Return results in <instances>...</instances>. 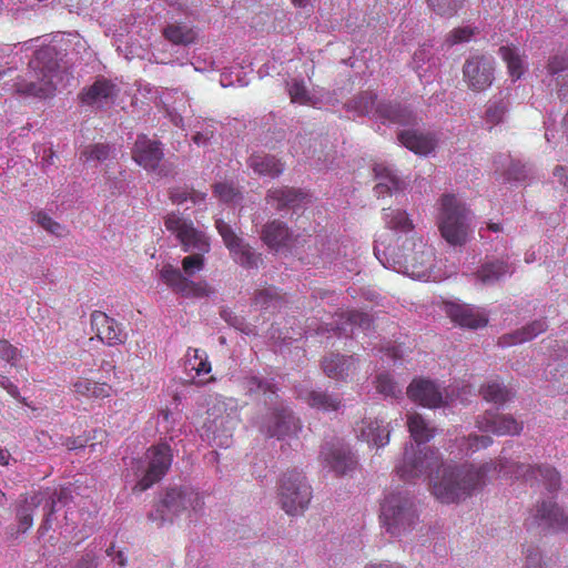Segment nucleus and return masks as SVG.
<instances>
[{"label":"nucleus","instance_id":"48","mask_svg":"<svg viewBox=\"0 0 568 568\" xmlns=\"http://www.w3.org/2000/svg\"><path fill=\"white\" fill-rule=\"evenodd\" d=\"M87 438H90L88 446L92 453L102 454L106 450L109 433L105 429L94 428L87 435Z\"/></svg>","mask_w":568,"mask_h":568},{"label":"nucleus","instance_id":"57","mask_svg":"<svg viewBox=\"0 0 568 568\" xmlns=\"http://www.w3.org/2000/svg\"><path fill=\"white\" fill-rule=\"evenodd\" d=\"M169 197L174 204H183L184 202L189 201L190 190L180 187L172 189L169 192Z\"/></svg>","mask_w":568,"mask_h":568},{"label":"nucleus","instance_id":"43","mask_svg":"<svg viewBox=\"0 0 568 568\" xmlns=\"http://www.w3.org/2000/svg\"><path fill=\"white\" fill-rule=\"evenodd\" d=\"M57 70L58 63L55 61L49 63L47 71L42 70L43 79L41 80V84L38 83V99H45L54 94L55 84L53 78L55 77Z\"/></svg>","mask_w":568,"mask_h":568},{"label":"nucleus","instance_id":"17","mask_svg":"<svg viewBox=\"0 0 568 568\" xmlns=\"http://www.w3.org/2000/svg\"><path fill=\"white\" fill-rule=\"evenodd\" d=\"M445 313L453 323L464 328L477 329L488 323L487 313L469 304L447 303Z\"/></svg>","mask_w":568,"mask_h":568},{"label":"nucleus","instance_id":"35","mask_svg":"<svg viewBox=\"0 0 568 568\" xmlns=\"http://www.w3.org/2000/svg\"><path fill=\"white\" fill-rule=\"evenodd\" d=\"M479 393L486 402L498 406L506 404L514 396L511 389L498 381H488L480 387Z\"/></svg>","mask_w":568,"mask_h":568},{"label":"nucleus","instance_id":"31","mask_svg":"<svg viewBox=\"0 0 568 568\" xmlns=\"http://www.w3.org/2000/svg\"><path fill=\"white\" fill-rule=\"evenodd\" d=\"M374 171L378 180L374 191L378 197L392 195L403 189V181L390 169L377 165Z\"/></svg>","mask_w":568,"mask_h":568},{"label":"nucleus","instance_id":"13","mask_svg":"<svg viewBox=\"0 0 568 568\" xmlns=\"http://www.w3.org/2000/svg\"><path fill=\"white\" fill-rule=\"evenodd\" d=\"M463 79L468 89L474 92L487 90L495 80L493 60L483 54L467 58L463 65Z\"/></svg>","mask_w":568,"mask_h":568},{"label":"nucleus","instance_id":"34","mask_svg":"<svg viewBox=\"0 0 568 568\" xmlns=\"http://www.w3.org/2000/svg\"><path fill=\"white\" fill-rule=\"evenodd\" d=\"M163 37L175 45H189L196 40L193 28L183 23H171L163 29Z\"/></svg>","mask_w":568,"mask_h":568},{"label":"nucleus","instance_id":"4","mask_svg":"<svg viewBox=\"0 0 568 568\" xmlns=\"http://www.w3.org/2000/svg\"><path fill=\"white\" fill-rule=\"evenodd\" d=\"M469 211L454 194L439 200L437 225L443 239L452 246H463L469 240Z\"/></svg>","mask_w":568,"mask_h":568},{"label":"nucleus","instance_id":"8","mask_svg":"<svg viewBox=\"0 0 568 568\" xmlns=\"http://www.w3.org/2000/svg\"><path fill=\"white\" fill-rule=\"evenodd\" d=\"M203 505V499L199 493L186 487H174L166 490L155 513H151L149 518L151 520H160L163 524L165 521V510L173 515H180L190 508L195 511L200 510Z\"/></svg>","mask_w":568,"mask_h":568},{"label":"nucleus","instance_id":"38","mask_svg":"<svg viewBox=\"0 0 568 568\" xmlns=\"http://www.w3.org/2000/svg\"><path fill=\"white\" fill-rule=\"evenodd\" d=\"M71 498L70 493L65 488L54 489L53 494L50 496V500H47L43 510L45 511V518L40 527L41 530L48 531L51 528V519L50 517L55 511V507L58 504L67 505L69 499Z\"/></svg>","mask_w":568,"mask_h":568},{"label":"nucleus","instance_id":"59","mask_svg":"<svg viewBox=\"0 0 568 568\" xmlns=\"http://www.w3.org/2000/svg\"><path fill=\"white\" fill-rule=\"evenodd\" d=\"M526 568H544L541 562V555L537 550H527Z\"/></svg>","mask_w":568,"mask_h":568},{"label":"nucleus","instance_id":"44","mask_svg":"<svg viewBox=\"0 0 568 568\" xmlns=\"http://www.w3.org/2000/svg\"><path fill=\"white\" fill-rule=\"evenodd\" d=\"M428 7L438 16L453 17L463 7L464 0H426Z\"/></svg>","mask_w":568,"mask_h":568},{"label":"nucleus","instance_id":"52","mask_svg":"<svg viewBox=\"0 0 568 568\" xmlns=\"http://www.w3.org/2000/svg\"><path fill=\"white\" fill-rule=\"evenodd\" d=\"M38 224L43 227L47 232L58 236L62 237L68 234V230L64 225L60 224L59 222L52 220L50 216L42 214L38 212Z\"/></svg>","mask_w":568,"mask_h":568},{"label":"nucleus","instance_id":"25","mask_svg":"<svg viewBox=\"0 0 568 568\" xmlns=\"http://www.w3.org/2000/svg\"><path fill=\"white\" fill-rule=\"evenodd\" d=\"M325 375L335 381H346L356 371V359L353 356L331 354L322 361Z\"/></svg>","mask_w":568,"mask_h":568},{"label":"nucleus","instance_id":"33","mask_svg":"<svg viewBox=\"0 0 568 568\" xmlns=\"http://www.w3.org/2000/svg\"><path fill=\"white\" fill-rule=\"evenodd\" d=\"M242 385L250 395H262L265 398V404L277 398V388L270 381L257 376H246L243 378Z\"/></svg>","mask_w":568,"mask_h":568},{"label":"nucleus","instance_id":"10","mask_svg":"<svg viewBox=\"0 0 568 568\" xmlns=\"http://www.w3.org/2000/svg\"><path fill=\"white\" fill-rule=\"evenodd\" d=\"M149 465L144 476L133 487L134 493H142L160 481L169 471L173 454L170 445L158 444L151 446L146 452Z\"/></svg>","mask_w":568,"mask_h":568},{"label":"nucleus","instance_id":"40","mask_svg":"<svg viewBox=\"0 0 568 568\" xmlns=\"http://www.w3.org/2000/svg\"><path fill=\"white\" fill-rule=\"evenodd\" d=\"M22 504L19 505L17 509V532L23 534L32 527L33 524V509H34V499L36 497L31 496L30 500L28 497L22 496Z\"/></svg>","mask_w":568,"mask_h":568},{"label":"nucleus","instance_id":"27","mask_svg":"<svg viewBox=\"0 0 568 568\" xmlns=\"http://www.w3.org/2000/svg\"><path fill=\"white\" fill-rule=\"evenodd\" d=\"M305 403L323 413L337 412L342 407L343 398L339 394H332L326 390L312 389L301 395Z\"/></svg>","mask_w":568,"mask_h":568},{"label":"nucleus","instance_id":"39","mask_svg":"<svg viewBox=\"0 0 568 568\" xmlns=\"http://www.w3.org/2000/svg\"><path fill=\"white\" fill-rule=\"evenodd\" d=\"M284 300V295L275 286L264 287L257 291L254 296L255 305H258L261 308L264 310L281 306Z\"/></svg>","mask_w":568,"mask_h":568},{"label":"nucleus","instance_id":"3","mask_svg":"<svg viewBox=\"0 0 568 568\" xmlns=\"http://www.w3.org/2000/svg\"><path fill=\"white\" fill-rule=\"evenodd\" d=\"M379 519L386 532L400 537L419 525V514L414 498L407 490H395L385 495L381 503Z\"/></svg>","mask_w":568,"mask_h":568},{"label":"nucleus","instance_id":"62","mask_svg":"<svg viewBox=\"0 0 568 568\" xmlns=\"http://www.w3.org/2000/svg\"><path fill=\"white\" fill-rule=\"evenodd\" d=\"M41 436L42 437H38V443H40V445H42L45 449H50L52 446H54L51 436L44 434L43 432L41 433Z\"/></svg>","mask_w":568,"mask_h":568},{"label":"nucleus","instance_id":"32","mask_svg":"<svg viewBox=\"0 0 568 568\" xmlns=\"http://www.w3.org/2000/svg\"><path fill=\"white\" fill-rule=\"evenodd\" d=\"M248 166L258 175L277 178L284 170L283 163L273 155L253 154L248 159Z\"/></svg>","mask_w":568,"mask_h":568},{"label":"nucleus","instance_id":"49","mask_svg":"<svg viewBox=\"0 0 568 568\" xmlns=\"http://www.w3.org/2000/svg\"><path fill=\"white\" fill-rule=\"evenodd\" d=\"M460 447L466 452H476L480 448H486L491 445L493 439L488 435L470 434L468 437H463Z\"/></svg>","mask_w":568,"mask_h":568},{"label":"nucleus","instance_id":"61","mask_svg":"<svg viewBox=\"0 0 568 568\" xmlns=\"http://www.w3.org/2000/svg\"><path fill=\"white\" fill-rule=\"evenodd\" d=\"M206 200V193L196 191L194 189L190 190V197L189 201H191L193 204L202 203Z\"/></svg>","mask_w":568,"mask_h":568},{"label":"nucleus","instance_id":"6","mask_svg":"<svg viewBox=\"0 0 568 568\" xmlns=\"http://www.w3.org/2000/svg\"><path fill=\"white\" fill-rule=\"evenodd\" d=\"M282 509L291 516L303 514L313 497L312 487L302 471L296 469L284 473L277 487Z\"/></svg>","mask_w":568,"mask_h":568},{"label":"nucleus","instance_id":"20","mask_svg":"<svg viewBox=\"0 0 568 568\" xmlns=\"http://www.w3.org/2000/svg\"><path fill=\"white\" fill-rule=\"evenodd\" d=\"M410 400L428 408H436L446 404L438 386L430 379L415 378L407 387Z\"/></svg>","mask_w":568,"mask_h":568},{"label":"nucleus","instance_id":"64","mask_svg":"<svg viewBox=\"0 0 568 568\" xmlns=\"http://www.w3.org/2000/svg\"><path fill=\"white\" fill-rule=\"evenodd\" d=\"M366 568H403V566L390 562L371 564Z\"/></svg>","mask_w":568,"mask_h":568},{"label":"nucleus","instance_id":"5","mask_svg":"<svg viewBox=\"0 0 568 568\" xmlns=\"http://www.w3.org/2000/svg\"><path fill=\"white\" fill-rule=\"evenodd\" d=\"M348 105L359 115L374 114L382 120L400 125H412L416 123V115L410 109L399 103L378 102L377 94L373 91L361 92Z\"/></svg>","mask_w":568,"mask_h":568},{"label":"nucleus","instance_id":"18","mask_svg":"<svg viewBox=\"0 0 568 568\" xmlns=\"http://www.w3.org/2000/svg\"><path fill=\"white\" fill-rule=\"evenodd\" d=\"M131 154L134 162L152 172L159 169L164 156L161 143L149 139L145 134L138 135Z\"/></svg>","mask_w":568,"mask_h":568},{"label":"nucleus","instance_id":"15","mask_svg":"<svg viewBox=\"0 0 568 568\" xmlns=\"http://www.w3.org/2000/svg\"><path fill=\"white\" fill-rule=\"evenodd\" d=\"M477 427L481 432L493 433L497 436H515L523 430V424L511 415L487 410L477 417Z\"/></svg>","mask_w":568,"mask_h":568},{"label":"nucleus","instance_id":"14","mask_svg":"<svg viewBox=\"0 0 568 568\" xmlns=\"http://www.w3.org/2000/svg\"><path fill=\"white\" fill-rule=\"evenodd\" d=\"M528 526L542 530H568V516L552 499L541 500L537 503Z\"/></svg>","mask_w":568,"mask_h":568},{"label":"nucleus","instance_id":"53","mask_svg":"<svg viewBox=\"0 0 568 568\" xmlns=\"http://www.w3.org/2000/svg\"><path fill=\"white\" fill-rule=\"evenodd\" d=\"M342 317H345L349 325L363 329H368L373 323L368 314L358 311H347L342 314Z\"/></svg>","mask_w":568,"mask_h":568},{"label":"nucleus","instance_id":"2","mask_svg":"<svg viewBox=\"0 0 568 568\" xmlns=\"http://www.w3.org/2000/svg\"><path fill=\"white\" fill-rule=\"evenodd\" d=\"M389 234L379 235L375 240L374 255L387 268L405 273L414 278H423L429 275L434 266V248L422 239L407 237L402 247L396 250L387 242Z\"/></svg>","mask_w":568,"mask_h":568},{"label":"nucleus","instance_id":"56","mask_svg":"<svg viewBox=\"0 0 568 568\" xmlns=\"http://www.w3.org/2000/svg\"><path fill=\"white\" fill-rule=\"evenodd\" d=\"M89 443L90 438H87V435H80L75 437H67L62 442V445L65 446L68 450H77L87 447Z\"/></svg>","mask_w":568,"mask_h":568},{"label":"nucleus","instance_id":"9","mask_svg":"<svg viewBox=\"0 0 568 568\" xmlns=\"http://www.w3.org/2000/svg\"><path fill=\"white\" fill-rule=\"evenodd\" d=\"M215 227L234 262L245 268H256L258 266L262 261L261 254L256 253L248 243L239 236L229 223L217 219L215 220Z\"/></svg>","mask_w":568,"mask_h":568},{"label":"nucleus","instance_id":"24","mask_svg":"<svg viewBox=\"0 0 568 568\" xmlns=\"http://www.w3.org/2000/svg\"><path fill=\"white\" fill-rule=\"evenodd\" d=\"M77 398L104 399L113 393V387L106 382H98L87 376H78L70 385Z\"/></svg>","mask_w":568,"mask_h":568},{"label":"nucleus","instance_id":"55","mask_svg":"<svg viewBox=\"0 0 568 568\" xmlns=\"http://www.w3.org/2000/svg\"><path fill=\"white\" fill-rule=\"evenodd\" d=\"M18 356V349L6 339L0 341V361L13 364Z\"/></svg>","mask_w":568,"mask_h":568},{"label":"nucleus","instance_id":"19","mask_svg":"<svg viewBox=\"0 0 568 568\" xmlns=\"http://www.w3.org/2000/svg\"><path fill=\"white\" fill-rule=\"evenodd\" d=\"M265 428L268 437L283 439L296 434L301 429V424L288 407L281 405L272 410Z\"/></svg>","mask_w":568,"mask_h":568},{"label":"nucleus","instance_id":"7","mask_svg":"<svg viewBox=\"0 0 568 568\" xmlns=\"http://www.w3.org/2000/svg\"><path fill=\"white\" fill-rule=\"evenodd\" d=\"M164 225L176 237L182 251L210 252L211 244L209 237L204 232L194 226L192 220L171 212L164 217Z\"/></svg>","mask_w":568,"mask_h":568},{"label":"nucleus","instance_id":"23","mask_svg":"<svg viewBox=\"0 0 568 568\" xmlns=\"http://www.w3.org/2000/svg\"><path fill=\"white\" fill-rule=\"evenodd\" d=\"M357 437L377 448L389 443L390 430L384 419L364 418L356 428Z\"/></svg>","mask_w":568,"mask_h":568},{"label":"nucleus","instance_id":"60","mask_svg":"<svg viewBox=\"0 0 568 568\" xmlns=\"http://www.w3.org/2000/svg\"><path fill=\"white\" fill-rule=\"evenodd\" d=\"M554 176L557 178L558 182L568 190V169L566 166H555Z\"/></svg>","mask_w":568,"mask_h":568},{"label":"nucleus","instance_id":"47","mask_svg":"<svg viewBox=\"0 0 568 568\" xmlns=\"http://www.w3.org/2000/svg\"><path fill=\"white\" fill-rule=\"evenodd\" d=\"M111 152V148L109 144L105 143H95L88 145L82 152H81V159H84L85 162L89 161H105Z\"/></svg>","mask_w":568,"mask_h":568},{"label":"nucleus","instance_id":"37","mask_svg":"<svg viewBox=\"0 0 568 568\" xmlns=\"http://www.w3.org/2000/svg\"><path fill=\"white\" fill-rule=\"evenodd\" d=\"M498 52L501 59L506 62L508 73L513 80L520 79L525 72V65L517 48L503 45L499 48Z\"/></svg>","mask_w":568,"mask_h":568},{"label":"nucleus","instance_id":"51","mask_svg":"<svg viewBox=\"0 0 568 568\" xmlns=\"http://www.w3.org/2000/svg\"><path fill=\"white\" fill-rule=\"evenodd\" d=\"M288 94L293 103L308 104L311 102L310 92L303 80H294L288 87Z\"/></svg>","mask_w":568,"mask_h":568},{"label":"nucleus","instance_id":"42","mask_svg":"<svg viewBox=\"0 0 568 568\" xmlns=\"http://www.w3.org/2000/svg\"><path fill=\"white\" fill-rule=\"evenodd\" d=\"M507 111L508 102L505 99L489 101L485 111L484 119L486 123L490 124L491 128L500 124L504 121Z\"/></svg>","mask_w":568,"mask_h":568},{"label":"nucleus","instance_id":"1","mask_svg":"<svg viewBox=\"0 0 568 568\" xmlns=\"http://www.w3.org/2000/svg\"><path fill=\"white\" fill-rule=\"evenodd\" d=\"M407 427L417 445H406L403 459L396 466V473L403 480L410 481L432 475L436 470V476L432 479V494L443 504L459 503L480 491L486 485L488 474L497 470V466H500L499 471L504 470L515 478H523L531 486L540 481L550 493L560 488V475L550 466L514 464L511 470H506L504 465L495 463L444 464L438 450L419 447L435 436V427L416 412L407 415Z\"/></svg>","mask_w":568,"mask_h":568},{"label":"nucleus","instance_id":"58","mask_svg":"<svg viewBox=\"0 0 568 568\" xmlns=\"http://www.w3.org/2000/svg\"><path fill=\"white\" fill-rule=\"evenodd\" d=\"M557 87H558V98L561 101L568 102V74H559L556 78Z\"/></svg>","mask_w":568,"mask_h":568},{"label":"nucleus","instance_id":"12","mask_svg":"<svg viewBox=\"0 0 568 568\" xmlns=\"http://www.w3.org/2000/svg\"><path fill=\"white\" fill-rule=\"evenodd\" d=\"M90 324L95 336L88 339L89 344L97 339L109 347H114L128 339V333L122 324L102 311L95 310L90 314Z\"/></svg>","mask_w":568,"mask_h":568},{"label":"nucleus","instance_id":"21","mask_svg":"<svg viewBox=\"0 0 568 568\" xmlns=\"http://www.w3.org/2000/svg\"><path fill=\"white\" fill-rule=\"evenodd\" d=\"M321 456L336 475H346L356 467V459L348 447L343 444L325 445L321 450Z\"/></svg>","mask_w":568,"mask_h":568},{"label":"nucleus","instance_id":"50","mask_svg":"<svg viewBox=\"0 0 568 568\" xmlns=\"http://www.w3.org/2000/svg\"><path fill=\"white\" fill-rule=\"evenodd\" d=\"M214 195L222 202L229 203L240 197L241 193L233 183L219 182L213 185Z\"/></svg>","mask_w":568,"mask_h":568},{"label":"nucleus","instance_id":"54","mask_svg":"<svg viewBox=\"0 0 568 568\" xmlns=\"http://www.w3.org/2000/svg\"><path fill=\"white\" fill-rule=\"evenodd\" d=\"M473 36L474 29L469 27H459L449 32L446 37V43L449 47H453L455 44L469 41Z\"/></svg>","mask_w":568,"mask_h":568},{"label":"nucleus","instance_id":"46","mask_svg":"<svg viewBox=\"0 0 568 568\" xmlns=\"http://www.w3.org/2000/svg\"><path fill=\"white\" fill-rule=\"evenodd\" d=\"M192 252H193L192 254L185 256L182 260V270L189 276H192L195 273L203 270L204 262H205L204 255L207 253V252H201V251H192Z\"/></svg>","mask_w":568,"mask_h":568},{"label":"nucleus","instance_id":"26","mask_svg":"<svg viewBox=\"0 0 568 568\" xmlns=\"http://www.w3.org/2000/svg\"><path fill=\"white\" fill-rule=\"evenodd\" d=\"M305 199V193L301 190L281 186L268 190L266 202L275 210L282 211L287 207H294Z\"/></svg>","mask_w":568,"mask_h":568},{"label":"nucleus","instance_id":"30","mask_svg":"<svg viewBox=\"0 0 568 568\" xmlns=\"http://www.w3.org/2000/svg\"><path fill=\"white\" fill-rule=\"evenodd\" d=\"M510 273V265L507 262L496 260L484 263L474 276L481 285H493Z\"/></svg>","mask_w":568,"mask_h":568},{"label":"nucleus","instance_id":"45","mask_svg":"<svg viewBox=\"0 0 568 568\" xmlns=\"http://www.w3.org/2000/svg\"><path fill=\"white\" fill-rule=\"evenodd\" d=\"M375 387L376 390L385 397L396 398L402 394V388L386 373L376 376Z\"/></svg>","mask_w":568,"mask_h":568},{"label":"nucleus","instance_id":"11","mask_svg":"<svg viewBox=\"0 0 568 568\" xmlns=\"http://www.w3.org/2000/svg\"><path fill=\"white\" fill-rule=\"evenodd\" d=\"M161 281L174 293L185 298H203L213 294L214 290L204 280L194 282L171 264L164 265L160 271Z\"/></svg>","mask_w":568,"mask_h":568},{"label":"nucleus","instance_id":"41","mask_svg":"<svg viewBox=\"0 0 568 568\" xmlns=\"http://www.w3.org/2000/svg\"><path fill=\"white\" fill-rule=\"evenodd\" d=\"M186 367L195 371L197 376L209 374L212 369L207 355L204 351L197 348H189L186 355Z\"/></svg>","mask_w":568,"mask_h":568},{"label":"nucleus","instance_id":"16","mask_svg":"<svg viewBox=\"0 0 568 568\" xmlns=\"http://www.w3.org/2000/svg\"><path fill=\"white\" fill-rule=\"evenodd\" d=\"M118 92L115 83L104 77H99L91 85L81 90L79 100L84 105L103 108L114 102Z\"/></svg>","mask_w":568,"mask_h":568},{"label":"nucleus","instance_id":"28","mask_svg":"<svg viewBox=\"0 0 568 568\" xmlns=\"http://www.w3.org/2000/svg\"><path fill=\"white\" fill-rule=\"evenodd\" d=\"M398 141L408 150L420 155L430 153L436 145L433 135L419 133L415 130H404L399 132Z\"/></svg>","mask_w":568,"mask_h":568},{"label":"nucleus","instance_id":"22","mask_svg":"<svg viewBox=\"0 0 568 568\" xmlns=\"http://www.w3.org/2000/svg\"><path fill=\"white\" fill-rule=\"evenodd\" d=\"M261 240L270 250L278 252L291 247L294 236L286 223L273 220L263 225Z\"/></svg>","mask_w":568,"mask_h":568},{"label":"nucleus","instance_id":"36","mask_svg":"<svg viewBox=\"0 0 568 568\" xmlns=\"http://www.w3.org/2000/svg\"><path fill=\"white\" fill-rule=\"evenodd\" d=\"M384 221L387 229L396 234H407L414 230V224L408 214L402 210H384Z\"/></svg>","mask_w":568,"mask_h":568},{"label":"nucleus","instance_id":"29","mask_svg":"<svg viewBox=\"0 0 568 568\" xmlns=\"http://www.w3.org/2000/svg\"><path fill=\"white\" fill-rule=\"evenodd\" d=\"M547 327L548 325L545 320H536L526 325L525 327L515 331L514 333L503 335L499 338L498 344L501 346H511L531 341L539 334L544 333L547 329Z\"/></svg>","mask_w":568,"mask_h":568},{"label":"nucleus","instance_id":"63","mask_svg":"<svg viewBox=\"0 0 568 568\" xmlns=\"http://www.w3.org/2000/svg\"><path fill=\"white\" fill-rule=\"evenodd\" d=\"M560 69H561V65H560L559 59H558L557 57L552 58V59L548 62V71H549V73L555 74V73H557Z\"/></svg>","mask_w":568,"mask_h":568}]
</instances>
